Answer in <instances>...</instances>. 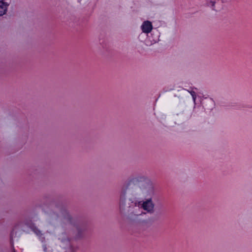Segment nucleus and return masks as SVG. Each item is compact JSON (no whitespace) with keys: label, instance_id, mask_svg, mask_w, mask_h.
Segmentation results:
<instances>
[{"label":"nucleus","instance_id":"1a4fd4ad","mask_svg":"<svg viewBox=\"0 0 252 252\" xmlns=\"http://www.w3.org/2000/svg\"><path fill=\"white\" fill-rule=\"evenodd\" d=\"M13 251V252H16V251H15V250L14 248H13V251Z\"/></svg>","mask_w":252,"mask_h":252},{"label":"nucleus","instance_id":"f03ea898","mask_svg":"<svg viewBox=\"0 0 252 252\" xmlns=\"http://www.w3.org/2000/svg\"><path fill=\"white\" fill-rule=\"evenodd\" d=\"M141 202L134 201L130 199H127L126 196V192L123 191L120 195V210L124 214H127L129 217L133 215L138 216L139 214V206Z\"/></svg>","mask_w":252,"mask_h":252},{"label":"nucleus","instance_id":"f257e3e1","mask_svg":"<svg viewBox=\"0 0 252 252\" xmlns=\"http://www.w3.org/2000/svg\"><path fill=\"white\" fill-rule=\"evenodd\" d=\"M127 189H139L143 196L152 198L155 194V189L152 181L144 176H137L131 179L126 186Z\"/></svg>","mask_w":252,"mask_h":252},{"label":"nucleus","instance_id":"6e6552de","mask_svg":"<svg viewBox=\"0 0 252 252\" xmlns=\"http://www.w3.org/2000/svg\"><path fill=\"white\" fill-rule=\"evenodd\" d=\"M10 243L12 247H13V238H12V234H11V240Z\"/></svg>","mask_w":252,"mask_h":252},{"label":"nucleus","instance_id":"39448f33","mask_svg":"<svg viewBox=\"0 0 252 252\" xmlns=\"http://www.w3.org/2000/svg\"><path fill=\"white\" fill-rule=\"evenodd\" d=\"M8 4L3 1H0V16L5 14L7 11Z\"/></svg>","mask_w":252,"mask_h":252},{"label":"nucleus","instance_id":"7ed1b4c3","mask_svg":"<svg viewBox=\"0 0 252 252\" xmlns=\"http://www.w3.org/2000/svg\"><path fill=\"white\" fill-rule=\"evenodd\" d=\"M141 203L139 206V209L142 208L144 210L146 211L147 213L153 214L155 211V204L152 200V198H148L145 201H140ZM140 215L141 214L139 213Z\"/></svg>","mask_w":252,"mask_h":252},{"label":"nucleus","instance_id":"20e7f679","mask_svg":"<svg viewBox=\"0 0 252 252\" xmlns=\"http://www.w3.org/2000/svg\"><path fill=\"white\" fill-rule=\"evenodd\" d=\"M142 32L144 33H148L150 32L153 29L152 23L149 21L143 22L141 26Z\"/></svg>","mask_w":252,"mask_h":252},{"label":"nucleus","instance_id":"423d86ee","mask_svg":"<svg viewBox=\"0 0 252 252\" xmlns=\"http://www.w3.org/2000/svg\"><path fill=\"white\" fill-rule=\"evenodd\" d=\"M32 231L39 237L41 242H43L45 241V238L43 236V234L42 233V232L36 227H34L33 225Z\"/></svg>","mask_w":252,"mask_h":252},{"label":"nucleus","instance_id":"9d476101","mask_svg":"<svg viewBox=\"0 0 252 252\" xmlns=\"http://www.w3.org/2000/svg\"><path fill=\"white\" fill-rule=\"evenodd\" d=\"M214 4H215V2H212V5H214Z\"/></svg>","mask_w":252,"mask_h":252},{"label":"nucleus","instance_id":"0eeeda50","mask_svg":"<svg viewBox=\"0 0 252 252\" xmlns=\"http://www.w3.org/2000/svg\"><path fill=\"white\" fill-rule=\"evenodd\" d=\"M189 92L191 95L194 101H195L196 97V94H195V92L191 91H189Z\"/></svg>","mask_w":252,"mask_h":252}]
</instances>
